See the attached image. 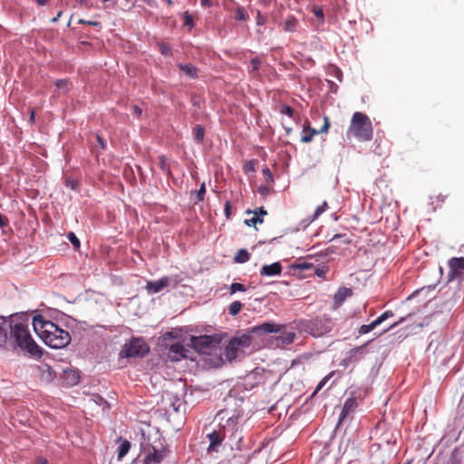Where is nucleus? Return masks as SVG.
I'll return each instance as SVG.
<instances>
[{
    "instance_id": "9",
    "label": "nucleus",
    "mask_w": 464,
    "mask_h": 464,
    "mask_svg": "<svg viewBox=\"0 0 464 464\" xmlns=\"http://www.w3.org/2000/svg\"><path fill=\"white\" fill-rule=\"evenodd\" d=\"M450 280L464 281V257H452L448 261Z\"/></svg>"
},
{
    "instance_id": "2",
    "label": "nucleus",
    "mask_w": 464,
    "mask_h": 464,
    "mask_svg": "<svg viewBox=\"0 0 464 464\" xmlns=\"http://www.w3.org/2000/svg\"><path fill=\"white\" fill-rule=\"evenodd\" d=\"M33 326L36 334L51 348L61 349L71 342V335L67 331L53 322L45 320L42 315L34 317Z\"/></svg>"
},
{
    "instance_id": "56",
    "label": "nucleus",
    "mask_w": 464,
    "mask_h": 464,
    "mask_svg": "<svg viewBox=\"0 0 464 464\" xmlns=\"http://www.w3.org/2000/svg\"><path fill=\"white\" fill-rule=\"evenodd\" d=\"M200 4L204 7H210L212 5V0H200Z\"/></svg>"
},
{
    "instance_id": "6",
    "label": "nucleus",
    "mask_w": 464,
    "mask_h": 464,
    "mask_svg": "<svg viewBox=\"0 0 464 464\" xmlns=\"http://www.w3.org/2000/svg\"><path fill=\"white\" fill-rule=\"evenodd\" d=\"M334 324L328 317H315L303 320L299 323V329L314 337H320L333 329Z\"/></svg>"
},
{
    "instance_id": "16",
    "label": "nucleus",
    "mask_w": 464,
    "mask_h": 464,
    "mask_svg": "<svg viewBox=\"0 0 464 464\" xmlns=\"http://www.w3.org/2000/svg\"><path fill=\"white\" fill-rule=\"evenodd\" d=\"M371 343V341L366 343L354 347L348 352V359L350 362H358L362 359L367 353V346Z\"/></svg>"
},
{
    "instance_id": "64",
    "label": "nucleus",
    "mask_w": 464,
    "mask_h": 464,
    "mask_svg": "<svg viewBox=\"0 0 464 464\" xmlns=\"http://www.w3.org/2000/svg\"><path fill=\"white\" fill-rule=\"evenodd\" d=\"M62 14H63L62 11L58 12L57 15L52 19V22H53V23L57 22L59 20V18L61 17Z\"/></svg>"
},
{
    "instance_id": "63",
    "label": "nucleus",
    "mask_w": 464,
    "mask_h": 464,
    "mask_svg": "<svg viewBox=\"0 0 464 464\" xmlns=\"http://www.w3.org/2000/svg\"><path fill=\"white\" fill-rule=\"evenodd\" d=\"M96 139H97V141L101 144V146H102V148H104V141H103V140L102 139V137H101V136H99V135H97V136H96Z\"/></svg>"
},
{
    "instance_id": "28",
    "label": "nucleus",
    "mask_w": 464,
    "mask_h": 464,
    "mask_svg": "<svg viewBox=\"0 0 464 464\" xmlns=\"http://www.w3.org/2000/svg\"><path fill=\"white\" fill-rule=\"evenodd\" d=\"M377 326H379L377 324V323L375 322V320H373L371 324H362L359 329H358V334L360 335H363V334H366L368 333H370L371 331H372L374 328H376Z\"/></svg>"
},
{
    "instance_id": "46",
    "label": "nucleus",
    "mask_w": 464,
    "mask_h": 464,
    "mask_svg": "<svg viewBox=\"0 0 464 464\" xmlns=\"http://www.w3.org/2000/svg\"><path fill=\"white\" fill-rule=\"evenodd\" d=\"M317 133H318L317 130L312 129L310 134H305V135L302 136L301 141L304 142V143L310 142L313 140L314 135L317 134Z\"/></svg>"
},
{
    "instance_id": "26",
    "label": "nucleus",
    "mask_w": 464,
    "mask_h": 464,
    "mask_svg": "<svg viewBox=\"0 0 464 464\" xmlns=\"http://www.w3.org/2000/svg\"><path fill=\"white\" fill-rule=\"evenodd\" d=\"M248 18V14L242 5H237L235 10V19L237 21H246Z\"/></svg>"
},
{
    "instance_id": "53",
    "label": "nucleus",
    "mask_w": 464,
    "mask_h": 464,
    "mask_svg": "<svg viewBox=\"0 0 464 464\" xmlns=\"http://www.w3.org/2000/svg\"><path fill=\"white\" fill-rule=\"evenodd\" d=\"M133 113L137 116V117H140L141 114H142V109L138 106V105H134L133 108Z\"/></svg>"
},
{
    "instance_id": "61",
    "label": "nucleus",
    "mask_w": 464,
    "mask_h": 464,
    "mask_svg": "<svg viewBox=\"0 0 464 464\" xmlns=\"http://www.w3.org/2000/svg\"><path fill=\"white\" fill-rule=\"evenodd\" d=\"M79 3L81 6L87 7L88 6V1L87 0H75Z\"/></svg>"
},
{
    "instance_id": "33",
    "label": "nucleus",
    "mask_w": 464,
    "mask_h": 464,
    "mask_svg": "<svg viewBox=\"0 0 464 464\" xmlns=\"http://www.w3.org/2000/svg\"><path fill=\"white\" fill-rule=\"evenodd\" d=\"M263 221H264L263 218L258 216V213L254 212V217L251 218L250 219H246L245 223H246V225L250 227V226H256V224H262Z\"/></svg>"
},
{
    "instance_id": "43",
    "label": "nucleus",
    "mask_w": 464,
    "mask_h": 464,
    "mask_svg": "<svg viewBox=\"0 0 464 464\" xmlns=\"http://www.w3.org/2000/svg\"><path fill=\"white\" fill-rule=\"evenodd\" d=\"M262 173L266 177V179L267 182H270V183L274 182L273 173L267 167H266L262 169Z\"/></svg>"
},
{
    "instance_id": "4",
    "label": "nucleus",
    "mask_w": 464,
    "mask_h": 464,
    "mask_svg": "<svg viewBox=\"0 0 464 464\" xmlns=\"http://www.w3.org/2000/svg\"><path fill=\"white\" fill-rule=\"evenodd\" d=\"M430 339L427 351L435 355V360L440 365L448 364L453 356V352L448 347V341L436 333H432Z\"/></svg>"
},
{
    "instance_id": "44",
    "label": "nucleus",
    "mask_w": 464,
    "mask_h": 464,
    "mask_svg": "<svg viewBox=\"0 0 464 464\" xmlns=\"http://www.w3.org/2000/svg\"><path fill=\"white\" fill-rule=\"evenodd\" d=\"M5 324V316H0V345L3 343V340L5 336V328L3 325Z\"/></svg>"
},
{
    "instance_id": "34",
    "label": "nucleus",
    "mask_w": 464,
    "mask_h": 464,
    "mask_svg": "<svg viewBox=\"0 0 464 464\" xmlns=\"http://www.w3.org/2000/svg\"><path fill=\"white\" fill-rule=\"evenodd\" d=\"M245 291H246V286L240 283H233L229 286V292L231 295L235 294L236 292H245Z\"/></svg>"
},
{
    "instance_id": "51",
    "label": "nucleus",
    "mask_w": 464,
    "mask_h": 464,
    "mask_svg": "<svg viewBox=\"0 0 464 464\" xmlns=\"http://www.w3.org/2000/svg\"><path fill=\"white\" fill-rule=\"evenodd\" d=\"M329 378H330L329 376H325L324 378H323V380H321L320 382L318 383L314 392H317L318 391H320L324 386V384L327 382Z\"/></svg>"
},
{
    "instance_id": "31",
    "label": "nucleus",
    "mask_w": 464,
    "mask_h": 464,
    "mask_svg": "<svg viewBox=\"0 0 464 464\" xmlns=\"http://www.w3.org/2000/svg\"><path fill=\"white\" fill-rule=\"evenodd\" d=\"M243 304L239 301H234L230 304L228 312L231 315H237L242 309Z\"/></svg>"
},
{
    "instance_id": "15",
    "label": "nucleus",
    "mask_w": 464,
    "mask_h": 464,
    "mask_svg": "<svg viewBox=\"0 0 464 464\" xmlns=\"http://www.w3.org/2000/svg\"><path fill=\"white\" fill-rule=\"evenodd\" d=\"M353 295V290L348 287H340L334 295L333 308H339L346 300V298Z\"/></svg>"
},
{
    "instance_id": "22",
    "label": "nucleus",
    "mask_w": 464,
    "mask_h": 464,
    "mask_svg": "<svg viewBox=\"0 0 464 464\" xmlns=\"http://www.w3.org/2000/svg\"><path fill=\"white\" fill-rule=\"evenodd\" d=\"M252 334L247 333L246 334H243L238 337L232 338L236 344L240 347V349L248 348L251 345Z\"/></svg>"
},
{
    "instance_id": "24",
    "label": "nucleus",
    "mask_w": 464,
    "mask_h": 464,
    "mask_svg": "<svg viewBox=\"0 0 464 464\" xmlns=\"http://www.w3.org/2000/svg\"><path fill=\"white\" fill-rule=\"evenodd\" d=\"M194 140L198 144H201L205 137V128L202 125H197L193 129Z\"/></svg>"
},
{
    "instance_id": "25",
    "label": "nucleus",
    "mask_w": 464,
    "mask_h": 464,
    "mask_svg": "<svg viewBox=\"0 0 464 464\" xmlns=\"http://www.w3.org/2000/svg\"><path fill=\"white\" fill-rule=\"evenodd\" d=\"M130 442L127 440H123L118 448V459H121L130 450Z\"/></svg>"
},
{
    "instance_id": "57",
    "label": "nucleus",
    "mask_w": 464,
    "mask_h": 464,
    "mask_svg": "<svg viewBox=\"0 0 464 464\" xmlns=\"http://www.w3.org/2000/svg\"><path fill=\"white\" fill-rule=\"evenodd\" d=\"M330 124L328 122V119L327 118H324V125L321 128V130L319 132H324V131H327L328 128H329Z\"/></svg>"
},
{
    "instance_id": "48",
    "label": "nucleus",
    "mask_w": 464,
    "mask_h": 464,
    "mask_svg": "<svg viewBox=\"0 0 464 464\" xmlns=\"http://www.w3.org/2000/svg\"><path fill=\"white\" fill-rule=\"evenodd\" d=\"M182 405V401L181 400H179V398H176L173 401H171L170 403V406L172 407V409L175 411H179V408L180 406Z\"/></svg>"
},
{
    "instance_id": "58",
    "label": "nucleus",
    "mask_w": 464,
    "mask_h": 464,
    "mask_svg": "<svg viewBox=\"0 0 464 464\" xmlns=\"http://www.w3.org/2000/svg\"><path fill=\"white\" fill-rule=\"evenodd\" d=\"M404 321V318L401 317L398 322L394 323L393 324H392L388 329H386L384 332H387L391 329H393L395 328L396 326H398L399 324H401L402 322Z\"/></svg>"
},
{
    "instance_id": "41",
    "label": "nucleus",
    "mask_w": 464,
    "mask_h": 464,
    "mask_svg": "<svg viewBox=\"0 0 464 464\" xmlns=\"http://www.w3.org/2000/svg\"><path fill=\"white\" fill-rule=\"evenodd\" d=\"M69 82L65 79H60L55 82V86L59 90L67 91Z\"/></svg>"
},
{
    "instance_id": "30",
    "label": "nucleus",
    "mask_w": 464,
    "mask_h": 464,
    "mask_svg": "<svg viewBox=\"0 0 464 464\" xmlns=\"http://www.w3.org/2000/svg\"><path fill=\"white\" fill-rule=\"evenodd\" d=\"M249 458L242 454H235L229 460V464H246Z\"/></svg>"
},
{
    "instance_id": "29",
    "label": "nucleus",
    "mask_w": 464,
    "mask_h": 464,
    "mask_svg": "<svg viewBox=\"0 0 464 464\" xmlns=\"http://www.w3.org/2000/svg\"><path fill=\"white\" fill-rule=\"evenodd\" d=\"M160 53L164 56H172V50L168 43L160 42L158 44Z\"/></svg>"
},
{
    "instance_id": "5",
    "label": "nucleus",
    "mask_w": 464,
    "mask_h": 464,
    "mask_svg": "<svg viewBox=\"0 0 464 464\" xmlns=\"http://www.w3.org/2000/svg\"><path fill=\"white\" fill-rule=\"evenodd\" d=\"M237 424V417H229L225 425L220 426L218 430L208 434V439L209 440L208 451L217 452L218 450V448L221 445L226 437L234 435Z\"/></svg>"
},
{
    "instance_id": "45",
    "label": "nucleus",
    "mask_w": 464,
    "mask_h": 464,
    "mask_svg": "<svg viewBox=\"0 0 464 464\" xmlns=\"http://www.w3.org/2000/svg\"><path fill=\"white\" fill-rule=\"evenodd\" d=\"M252 70L256 72L260 69L261 61L258 57H254L250 60Z\"/></svg>"
},
{
    "instance_id": "18",
    "label": "nucleus",
    "mask_w": 464,
    "mask_h": 464,
    "mask_svg": "<svg viewBox=\"0 0 464 464\" xmlns=\"http://www.w3.org/2000/svg\"><path fill=\"white\" fill-rule=\"evenodd\" d=\"M240 351V347L236 344L233 339H230L227 345L225 347L223 354L227 360L231 362L238 357Z\"/></svg>"
},
{
    "instance_id": "52",
    "label": "nucleus",
    "mask_w": 464,
    "mask_h": 464,
    "mask_svg": "<svg viewBox=\"0 0 464 464\" xmlns=\"http://www.w3.org/2000/svg\"><path fill=\"white\" fill-rule=\"evenodd\" d=\"M8 224V218L0 213V227H5Z\"/></svg>"
},
{
    "instance_id": "60",
    "label": "nucleus",
    "mask_w": 464,
    "mask_h": 464,
    "mask_svg": "<svg viewBox=\"0 0 464 464\" xmlns=\"http://www.w3.org/2000/svg\"><path fill=\"white\" fill-rule=\"evenodd\" d=\"M36 464H48V460L45 458H39L36 460Z\"/></svg>"
},
{
    "instance_id": "12",
    "label": "nucleus",
    "mask_w": 464,
    "mask_h": 464,
    "mask_svg": "<svg viewBox=\"0 0 464 464\" xmlns=\"http://www.w3.org/2000/svg\"><path fill=\"white\" fill-rule=\"evenodd\" d=\"M189 349L186 348L180 343H176L170 345L168 352V357L170 361L178 362L181 359L189 358Z\"/></svg>"
},
{
    "instance_id": "47",
    "label": "nucleus",
    "mask_w": 464,
    "mask_h": 464,
    "mask_svg": "<svg viewBox=\"0 0 464 464\" xmlns=\"http://www.w3.org/2000/svg\"><path fill=\"white\" fill-rule=\"evenodd\" d=\"M256 24L258 26H262V25H264L266 24V17L264 14H262L260 12H257V15H256Z\"/></svg>"
},
{
    "instance_id": "42",
    "label": "nucleus",
    "mask_w": 464,
    "mask_h": 464,
    "mask_svg": "<svg viewBox=\"0 0 464 464\" xmlns=\"http://www.w3.org/2000/svg\"><path fill=\"white\" fill-rule=\"evenodd\" d=\"M313 14L318 18L320 19L322 22H324V11L321 7L319 6H314L313 7V10H312Z\"/></svg>"
},
{
    "instance_id": "20",
    "label": "nucleus",
    "mask_w": 464,
    "mask_h": 464,
    "mask_svg": "<svg viewBox=\"0 0 464 464\" xmlns=\"http://www.w3.org/2000/svg\"><path fill=\"white\" fill-rule=\"evenodd\" d=\"M283 30L286 33H295L299 26L298 20L292 14L288 15L284 22L281 23Z\"/></svg>"
},
{
    "instance_id": "27",
    "label": "nucleus",
    "mask_w": 464,
    "mask_h": 464,
    "mask_svg": "<svg viewBox=\"0 0 464 464\" xmlns=\"http://www.w3.org/2000/svg\"><path fill=\"white\" fill-rule=\"evenodd\" d=\"M250 255L246 249H240L235 256V261L237 263H246L249 260Z\"/></svg>"
},
{
    "instance_id": "35",
    "label": "nucleus",
    "mask_w": 464,
    "mask_h": 464,
    "mask_svg": "<svg viewBox=\"0 0 464 464\" xmlns=\"http://www.w3.org/2000/svg\"><path fill=\"white\" fill-rule=\"evenodd\" d=\"M313 268H314V275H316L318 277H321V278H324L325 275L328 271V267L325 266H316V267H313Z\"/></svg>"
},
{
    "instance_id": "8",
    "label": "nucleus",
    "mask_w": 464,
    "mask_h": 464,
    "mask_svg": "<svg viewBox=\"0 0 464 464\" xmlns=\"http://www.w3.org/2000/svg\"><path fill=\"white\" fill-rule=\"evenodd\" d=\"M190 343L192 347L201 353H209L218 344V339L210 335L192 336Z\"/></svg>"
},
{
    "instance_id": "13",
    "label": "nucleus",
    "mask_w": 464,
    "mask_h": 464,
    "mask_svg": "<svg viewBox=\"0 0 464 464\" xmlns=\"http://www.w3.org/2000/svg\"><path fill=\"white\" fill-rule=\"evenodd\" d=\"M357 407L358 402L355 398L351 397L346 399L339 416L338 425L343 422L346 419H352V415L354 413Z\"/></svg>"
},
{
    "instance_id": "62",
    "label": "nucleus",
    "mask_w": 464,
    "mask_h": 464,
    "mask_svg": "<svg viewBox=\"0 0 464 464\" xmlns=\"http://www.w3.org/2000/svg\"><path fill=\"white\" fill-rule=\"evenodd\" d=\"M256 212L258 213L259 217H260V215L264 216V215L267 214L266 210L263 207L259 208L258 211H256Z\"/></svg>"
},
{
    "instance_id": "36",
    "label": "nucleus",
    "mask_w": 464,
    "mask_h": 464,
    "mask_svg": "<svg viewBox=\"0 0 464 464\" xmlns=\"http://www.w3.org/2000/svg\"><path fill=\"white\" fill-rule=\"evenodd\" d=\"M392 316H393V313L392 311H390V310L389 311H385L384 313H382L380 316H378L375 319V322L377 323L378 325H380L385 320H387L388 318L392 317Z\"/></svg>"
},
{
    "instance_id": "50",
    "label": "nucleus",
    "mask_w": 464,
    "mask_h": 464,
    "mask_svg": "<svg viewBox=\"0 0 464 464\" xmlns=\"http://www.w3.org/2000/svg\"><path fill=\"white\" fill-rule=\"evenodd\" d=\"M457 450H453L450 456V462L449 464H461V461L457 459Z\"/></svg>"
},
{
    "instance_id": "10",
    "label": "nucleus",
    "mask_w": 464,
    "mask_h": 464,
    "mask_svg": "<svg viewBox=\"0 0 464 464\" xmlns=\"http://www.w3.org/2000/svg\"><path fill=\"white\" fill-rule=\"evenodd\" d=\"M283 326L273 322H264L262 324L252 326L248 329V333L257 337H262L267 334L281 332Z\"/></svg>"
},
{
    "instance_id": "19",
    "label": "nucleus",
    "mask_w": 464,
    "mask_h": 464,
    "mask_svg": "<svg viewBox=\"0 0 464 464\" xmlns=\"http://www.w3.org/2000/svg\"><path fill=\"white\" fill-rule=\"evenodd\" d=\"M164 454L162 451L156 450L152 447L147 455L144 457V464H159L162 461Z\"/></svg>"
},
{
    "instance_id": "39",
    "label": "nucleus",
    "mask_w": 464,
    "mask_h": 464,
    "mask_svg": "<svg viewBox=\"0 0 464 464\" xmlns=\"http://www.w3.org/2000/svg\"><path fill=\"white\" fill-rule=\"evenodd\" d=\"M184 26H187L189 29H191L194 26L193 17L188 12L184 13Z\"/></svg>"
},
{
    "instance_id": "21",
    "label": "nucleus",
    "mask_w": 464,
    "mask_h": 464,
    "mask_svg": "<svg viewBox=\"0 0 464 464\" xmlns=\"http://www.w3.org/2000/svg\"><path fill=\"white\" fill-rule=\"evenodd\" d=\"M178 67L188 77L191 79L198 77V70L192 63H178Z\"/></svg>"
},
{
    "instance_id": "3",
    "label": "nucleus",
    "mask_w": 464,
    "mask_h": 464,
    "mask_svg": "<svg viewBox=\"0 0 464 464\" xmlns=\"http://www.w3.org/2000/svg\"><path fill=\"white\" fill-rule=\"evenodd\" d=\"M348 132L353 133L360 140H371L372 139V126L369 117L362 112H354Z\"/></svg>"
},
{
    "instance_id": "14",
    "label": "nucleus",
    "mask_w": 464,
    "mask_h": 464,
    "mask_svg": "<svg viewBox=\"0 0 464 464\" xmlns=\"http://www.w3.org/2000/svg\"><path fill=\"white\" fill-rule=\"evenodd\" d=\"M171 279L169 276L161 277L159 280L149 281L146 285V290L149 294H157L169 285Z\"/></svg>"
},
{
    "instance_id": "38",
    "label": "nucleus",
    "mask_w": 464,
    "mask_h": 464,
    "mask_svg": "<svg viewBox=\"0 0 464 464\" xmlns=\"http://www.w3.org/2000/svg\"><path fill=\"white\" fill-rule=\"evenodd\" d=\"M328 208V204L326 201H324L321 206H318L314 213L313 219L317 218L320 215H322Z\"/></svg>"
},
{
    "instance_id": "54",
    "label": "nucleus",
    "mask_w": 464,
    "mask_h": 464,
    "mask_svg": "<svg viewBox=\"0 0 464 464\" xmlns=\"http://www.w3.org/2000/svg\"><path fill=\"white\" fill-rule=\"evenodd\" d=\"M79 23L80 24H89V25H98L99 23L98 22H94V21H86V20H83V19H80L79 20Z\"/></svg>"
},
{
    "instance_id": "55",
    "label": "nucleus",
    "mask_w": 464,
    "mask_h": 464,
    "mask_svg": "<svg viewBox=\"0 0 464 464\" xmlns=\"http://www.w3.org/2000/svg\"><path fill=\"white\" fill-rule=\"evenodd\" d=\"M230 203L228 201L226 202L225 204V214L227 216V218H228L229 216H230Z\"/></svg>"
},
{
    "instance_id": "23",
    "label": "nucleus",
    "mask_w": 464,
    "mask_h": 464,
    "mask_svg": "<svg viewBox=\"0 0 464 464\" xmlns=\"http://www.w3.org/2000/svg\"><path fill=\"white\" fill-rule=\"evenodd\" d=\"M40 372L42 380L45 382H51L55 378L54 371L47 364L41 366Z\"/></svg>"
},
{
    "instance_id": "40",
    "label": "nucleus",
    "mask_w": 464,
    "mask_h": 464,
    "mask_svg": "<svg viewBox=\"0 0 464 464\" xmlns=\"http://www.w3.org/2000/svg\"><path fill=\"white\" fill-rule=\"evenodd\" d=\"M282 114L287 115L289 118H294L295 111L288 105H283L280 109Z\"/></svg>"
},
{
    "instance_id": "1",
    "label": "nucleus",
    "mask_w": 464,
    "mask_h": 464,
    "mask_svg": "<svg viewBox=\"0 0 464 464\" xmlns=\"http://www.w3.org/2000/svg\"><path fill=\"white\" fill-rule=\"evenodd\" d=\"M5 336L3 343L9 338L13 344L26 351L33 356H41L39 346L33 339L30 331L28 318L25 315L12 314L5 317Z\"/></svg>"
},
{
    "instance_id": "17",
    "label": "nucleus",
    "mask_w": 464,
    "mask_h": 464,
    "mask_svg": "<svg viewBox=\"0 0 464 464\" xmlns=\"http://www.w3.org/2000/svg\"><path fill=\"white\" fill-rule=\"evenodd\" d=\"M282 265L279 262H275L271 265H264L260 270V275L265 276H279L282 273Z\"/></svg>"
},
{
    "instance_id": "32",
    "label": "nucleus",
    "mask_w": 464,
    "mask_h": 464,
    "mask_svg": "<svg viewBox=\"0 0 464 464\" xmlns=\"http://www.w3.org/2000/svg\"><path fill=\"white\" fill-rule=\"evenodd\" d=\"M194 193H195V196H196V198H197L195 203L203 201L205 194H206V185H205V183H202L200 185V188L198 190H196Z\"/></svg>"
},
{
    "instance_id": "37",
    "label": "nucleus",
    "mask_w": 464,
    "mask_h": 464,
    "mask_svg": "<svg viewBox=\"0 0 464 464\" xmlns=\"http://www.w3.org/2000/svg\"><path fill=\"white\" fill-rule=\"evenodd\" d=\"M67 238L72 243L73 247H75V248L80 247V246H81L80 240L73 232H69L67 235Z\"/></svg>"
},
{
    "instance_id": "11",
    "label": "nucleus",
    "mask_w": 464,
    "mask_h": 464,
    "mask_svg": "<svg viewBox=\"0 0 464 464\" xmlns=\"http://www.w3.org/2000/svg\"><path fill=\"white\" fill-rule=\"evenodd\" d=\"M281 332H277L276 334H279L278 336L275 339V346L277 348H285L290 344H292L295 338L296 334L294 331H288L285 328V325H283Z\"/></svg>"
},
{
    "instance_id": "7",
    "label": "nucleus",
    "mask_w": 464,
    "mask_h": 464,
    "mask_svg": "<svg viewBox=\"0 0 464 464\" xmlns=\"http://www.w3.org/2000/svg\"><path fill=\"white\" fill-rule=\"evenodd\" d=\"M150 352V347L142 337H132L127 341L121 351V358L144 357Z\"/></svg>"
},
{
    "instance_id": "49",
    "label": "nucleus",
    "mask_w": 464,
    "mask_h": 464,
    "mask_svg": "<svg viewBox=\"0 0 464 464\" xmlns=\"http://www.w3.org/2000/svg\"><path fill=\"white\" fill-rule=\"evenodd\" d=\"M297 267L301 270H306V269H311L314 267L313 264L311 263H308L306 261H304V262H300L298 265H297Z\"/></svg>"
},
{
    "instance_id": "59",
    "label": "nucleus",
    "mask_w": 464,
    "mask_h": 464,
    "mask_svg": "<svg viewBox=\"0 0 464 464\" xmlns=\"http://www.w3.org/2000/svg\"><path fill=\"white\" fill-rule=\"evenodd\" d=\"M96 399H97V400H95V401H96V403H98L99 405H102V404L107 405V401H106L103 398H102L101 396H96Z\"/></svg>"
}]
</instances>
